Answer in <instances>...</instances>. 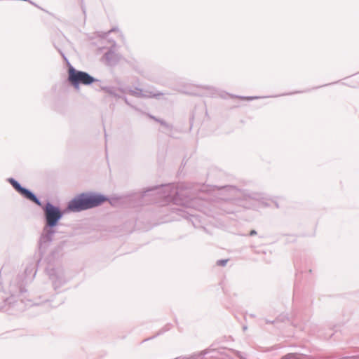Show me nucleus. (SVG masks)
<instances>
[{
	"mask_svg": "<svg viewBox=\"0 0 359 359\" xmlns=\"http://www.w3.org/2000/svg\"><path fill=\"white\" fill-rule=\"evenodd\" d=\"M106 201L100 195L81 194L72 199L68 205V209L73 212H79L100 205Z\"/></svg>",
	"mask_w": 359,
	"mask_h": 359,
	"instance_id": "f257e3e1",
	"label": "nucleus"
},
{
	"mask_svg": "<svg viewBox=\"0 0 359 359\" xmlns=\"http://www.w3.org/2000/svg\"><path fill=\"white\" fill-rule=\"evenodd\" d=\"M68 79L74 86L79 84L89 85L95 81V79L86 72L77 71L72 67L68 69Z\"/></svg>",
	"mask_w": 359,
	"mask_h": 359,
	"instance_id": "f03ea898",
	"label": "nucleus"
},
{
	"mask_svg": "<svg viewBox=\"0 0 359 359\" xmlns=\"http://www.w3.org/2000/svg\"><path fill=\"white\" fill-rule=\"evenodd\" d=\"M44 211L47 225L51 227L55 226L58 220L62 217V212L59 208L53 206L50 203H47Z\"/></svg>",
	"mask_w": 359,
	"mask_h": 359,
	"instance_id": "7ed1b4c3",
	"label": "nucleus"
},
{
	"mask_svg": "<svg viewBox=\"0 0 359 359\" xmlns=\"http://www.w3.org/2000/svg\"><path fill=\"white\" fill-rule=\"evenodd\" d=\"M9 182L12 184V186L24 197L35 203L36 205H41V203L37 199V198L29 190L22 188L17 181H15L13 179H10Z\"/></svg>",
	"mask_w": 359,
	"mask_h": 359,
	"instance_id": "20e7f679",
	"label": "nucleus"
},
{
	"mask_svg": "<svg viewBox=\"0 0 359 359\" xmlns=\"http://www.w3.org/2000/svg\"><path fill=\"white\" fill-rule=\"evenodd\" d=\"M229 259H221V260H218L217 262V266H224L226 264V263L228 262Z\"/></svg>",
	"mask_w": 359,
	"mask_h": 359,
	"instance_id": "39448f33",
	"label": "nucleus"
}]
</instances>
